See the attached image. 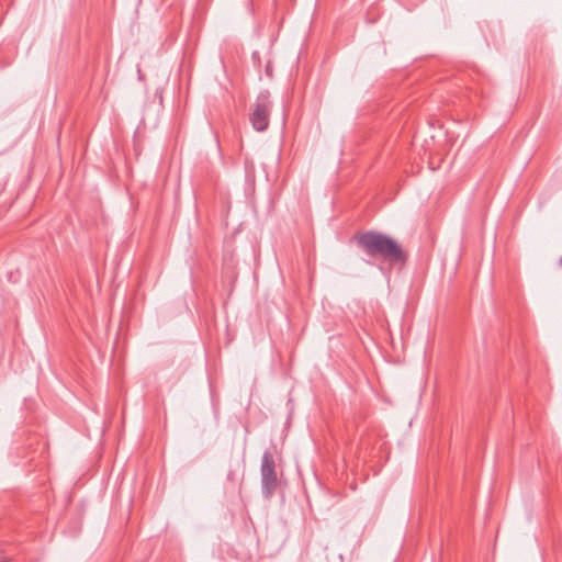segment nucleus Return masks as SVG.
<instances>
[{
	"label": "nucleus",
	"instance_id": "1",
	"mask_svg": "<svg viewBox=\"0 0 562 562\" xmlns=\"http://www.w3.org/2000/svg\"><path fill=\"white\" fill-rule=\"evenodd\" d=\"M357 247L370 259H381L390 265H404L407 252L391 236L376 231H367L353 236Z\"/></svg>",
	"mask_w": 562,
	"mask_h": 562
},
{
	"label": "nucleus",
	"instance_id": "2",
	"mask_svg": "<svg viewBox=\"0 0 562 562\" xmlns=\"http://www.w3.org/2000/svg\"><path fill=\"white\" fill-rule=\"evenodd\" d=\"M272 108L269 91H261L254 104L249 120L255 131L265 132L269 125V116Z\"/></svg>",
	"mask_w": 562,
	"mask_h": 562
},
{
	"label": "nucleus",
	"instance_id": "3",
	"mask_svg": "<svg viewBox=\"0 0 562 562\" xmlns=\"http://www.w3.org/2000/svg\"><path fill=\"white\" fill-rule=\"evenodd\" d=\"M260 475L261 494L266 499H269L278 486V475L274 459L268 450L263 452L261 458Z\"/></svg>",
	"mask_w": 562,
	"mask_h": 562
},
{
	"label": "nucleus",
	"instance_id": "4",
	"mask_svg": "<svg viewBox=\"0 0 562 562\" xmlns=\"http://www.w3.org/2000/svg\"><path fill=\"white\" fill-rule=\"evenodd\" d=\"M227 481L233 482V483L236 482V472L234 470L228 471Z\"/></svg>",
	"mask_w": 562,
	"mask_h": 562
},
{
	"label": "nucleus",
	"instance_id": "5",
	"mask_svg": "<svg viewBox=\"0 0 562 562\" xmlns=\"http://www.w3.org/2000/svg\"><path fill=\"white\" fill-rule=\"evenodd\" d=\"M558 266H559V268H562V256L559 259Z\"/></svg>",
	"mask_w": 562,
	"mask_h": 562
}]
</instances>
